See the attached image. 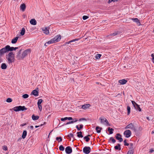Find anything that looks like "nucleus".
Returning a JSON list of instances; mask_svg holds the SVG:
<instances>
[{
    "instance_id": "10",
    "label": "nucleus",
    "mask_w": 154,
    "mask_h": 154,
    "mask_svg": "<svg viewBox=\"0 0 154 154\" xmlns=\"http://www.w3.org/2000/svg\"><path fill=\"white\" fill-rule=\"evenodd\" d=\"M124 134L126 137L128 138L131 136V132L129 130H126L124 132Z\"/></svg>"
},
{
    "instance_id": "4",
    "label": "nucleus",
    "mask_w": 154,
    "mask_h": 154,
    "mask_svg": "<svg viewBox=\"0 0 154 154\" xmlns=\"http://www.w3.org/2000/svg\"><path fill=\"white\" fill-rule=\"evenodd\" d=\"M61 35H58L55 36L54 38L51 40L52 43H56L59 42L61 39Z\"/></svg>"
},
{
    "instance_id": "1",
    "label": "nucleus",
    "mask_w": 154,
    "mask_h": 154,
    "mask_svg": "<svg viewBox=\"0 0 154 154\" xmlns=\"http://www.w3.org/2000/svg\"><path fill=\"white\" fill-rule=\"evenodd\" d=\"M31 50L29 49H26L21 54V56H18L17 59L19 60H23L28 54L30 53Z\"/></svg>"
},
{
    "instance_id": "64",
    "label": "nucleus",
    "mask_w": 154,
    "mask_h": 154,
    "mask_svg": "<svg viewBox=\"0 0 154 154\" xmlns=\"http://www.w3.org/2000/svg\"><path fill=\"white\" fill-rule=\"evenodd\" d=\"M127 154H131L130 153V152L129 153V152H128Z\"/></svg>"
},
{
    "instance_id": "32",
    "label": "nucleus",
    "mask_w": 154,
    "mask_h": 154,
    "mask_svg": "<svg viewBox=\"0 0 154 154\" xmlns=\"http://www.w3.org/2000/svg\"><path fill=\"white\" fill-rule=\"evenodd\" d=\"M101 55H102L101 54H97L96 55L95 58L97 59H99L100 58Z\"/></svg>"
},
{
    "instance_id": "46",
    "label": "nucleus",
    "mask_w": 154,
    "mask_h": 154,
    "mask_svg": "<svg viewBox=\"0 0 154 154\" xmlns=\"http://www.w3.org/2000/svg\"><path fill=\"white\" fill-rule=\"evenodd\" d=\"M110 139V140H112V141L113 143H114L116 142V140L112 137H111Z\"/></svg>"
},
{
    "instance_id": "30",
    "label": "nucleus",
    "mask_w": 154,
    "mask_h": 154,
    "mask_svg": "<svg viewBox=\"0 0 154 154\" xmlns=\"http://www.w3.org/2000/svg\"><path fill=\"white\" fill-rule=\"evenodd\" d=\"M25 29L24 28H23L22 29L21 31L20 32V34L22 35H23L25 33Z\"/></svg>"
},
{
    "instance_id": "17",
    "label": "nucleus",
    "mask_w": 154,
    "mask_h": 154,
    "mask_svg": "<svg viewBox=\"0 0 154 154\" xmlns=\"http://www.w3.org/2000/svg\"><path fill=\"white\" fill-rule=\"evenodd\" d=\"M32 94L35 96H37L38 95V92L37 91L34 90L32 92L31 94Z\"/></svg>"
},
{
    "instance_id": "38",
    "label": "nucleus",
    "mask_w": 154,
    "mask_h": 154,
    "mask_svg": "<svg viewBox=\"0 0 154 154\" xmlns=\"http://www.w3.org/2000/svg\"><path fill=\"white\" fill-rule=\"evenodd\" d=\"M73 136L74 135L72 133L70 134L67 136L69 138H70L71 137H73Z\"/></svg>"
},
{
    "instance_id": "47",
    "label": "nucleus",
    "mask_w": 154,
    "mask_h": 154,
    "mask_svg": "<svg viewBox=\"0 0 154 154\" xmlns=\"http://www.w3.org/2000/svg\"><path fill=\"white\" fill-rule=\"evenodd\" d=\"M38 107L40 111H41L42 109V107L41 104L38 105Z\"/></svg>"
},
{
    "instance_id": "51",
    "label": "nucleus",
    "mask_w": 154,
    "mask_h": 154,
    "mask_svg": "<svg viewBox=\"0 0 154 154\" xmlns=\"http://www.w3.org/2000/svg\"><path fill=\"white\" fill-rule=\"evenodd\" d=\"M77 121H78L77 119H75V121H72L69 122H70V124H71V123H72L74 122H76Z\"/></svg>"
},
{
    "instance_id": "60",
    "label": "nucleus",
    "mask_w": 154,
    "mask_h": 154,
    "mask_svg": "<svg viewBox=\"0 0 154 154\" xmlns=\"http://www.w3.org/2000/svg\"><path fill=\"white\" fill-rule=\"evenodd\" d=\"M70 124V122H68L66 123V125H68Z\"/></svg>"
},
{
    "instance_id": "5",
    "label": "nucleus",
    "mask_w": 154,
    "mask_h": 154,
    "mask_svg": "<svg viewBox=\"0 0 154 154\" xmlns=\"http://www.w3.org/2000/svg\"><path fill=\"white\" fill-rule=\"evenodd\" d=\"M100 119L101 122L102 123H103L107 126H110V124H109L108 120L105 118H100Z\"/></svg>"
},
{
    "instance_id": "33",
    "label": "nucleus",
    "mask_w": 154,
    "mask_h": 154,
    "mask_svg": "<svg viewBox=\"0 0 154 154\" xmlns=\"http://www.w3.org/2000/svg\"><path fill=\"white\" fill-rule=\"evenodd\" d=\"M137 110H138L139 111H141V109L140 108L139 106L138 105H137V106H136V107H134Z\"/></svg>"
},
{
    "instance_id": "35",
    "label": "nucleus",
    "mask_w": 154,
    "mask_h": 154,
    "mask_svg": "<svg viewBox=\"0 0 154 154\" xmlns=\"http://www.w3.org/2000/svg\"><path fill=\"white\" fill-rule=\"evenodd\" d=\"M59 149L60 150L63 151L64 149V148L62 145H61L59 147Z\"/></svg>"
},
{
    "instance_id": "54",
    "label": "nucleus",
    "mask_w": 154,
    "mask_h": 154,
    "mask_svg": "<svg viewBox=\"0 0 154 154\" xmlns=\"http://www.w3.org/2000/svg\"><path fill=\"white\" fill-rule=\"evenodd\" d=\"M67 119H68L69 120H72V117H67Z\"/></svg>"
},
{
    "instance_id": "53",
    "label": "nucleus",
    "mask_w": 154,
    "mask_h": 154,
    "mask_svg": "<svg viewBox=\"0 0 154 154\" xmlns=\"http://www.w3.org/2000/svg\"><path fill=\"white\" fill-rule=\"evenodd\" d=\"M86 119H85V118H81L79 121H82V120H86Z\"/></svg>"
},
{
    "instance_id": "39",
    "label": "nucleus",
    "mask_w": 154,
    "mask_h": 154,
    "mask_svg": "<svg viewBox=\"0 0 154 154\" xmlns=\"http://www.w3.org/2000/svg\"><path fill=\"white\" fill-rule=\"evenodd\" d=\"M42 102V99H39L38 101V105L41 104V103Z\"/></svg>"
},
{
    "instance_id": "36",
    "label": "nucleus",
    "mask_w": 154,
    "mask_h": 154,
    "mask_svg": "<svg viewBox=\"0 0 154 154\" xmlns=\"http://www.w3.org/2000/svg\"><path fill=\"white\" fill-rule=\"evenodd\" d=\"M21 50H20V51H18L17 53V55H16V57L17 58V57L18 56H21V54H20V52H21Z\"/></svg>"
},
{
    "instance_id": "49",
    "label": "nucleus",
    "mask_w": 154,
    "mask_h": 154,
    "mask_svg": "<svg viewBox=\"0 0 154 154\" xmlns=\"http://www.w3.org/2000/svg\"><path fill=\"white\" fill-rule=\"evenodd\" d=\"M88 17L87 16H84L83 17V19L84 20H85L88 18Z\"/></svg>"
},
{
    "instance_id": "55",
    "label": "nucleus",
    "mask_w": 154,
    "mask_h": 154,
    "mask_svg": "<svg viewBox=\"0 0 154 154\" xmlns=\"http://www.w3.org/2000/svg\"><path fill=\"white\" fill-rule=\"evenodd\" d=\"M26 125V123H25L23 124H22L20 125V126L23 127Z\"/></svg>"
},
{
    "instance_id": "29",
    "label": "nucleus",
    "mask_w": 154,
    "mask_h": 154,
    "mask_svg": "<svg viewBox=\"0 0 154 154\" xmlns=\"http://www.w3.org/2000/svg\"><path fill=\"white\" fill-rule=\"evenodd\" d=\"M114 129L112 128H110V127H109L108 129V131H109V134H111L113 133V131Z\"/></svg>"
},
{
    "instance_id": "22",
    "label": "nucleus",
    "mask_w": 154,
    "mask_h": 154,
    "mask_svg": "<svg viewBox=\"0 0 154 154\" xmlns=\"http://www.w3.org/2000/svg\"><path fill=\"white\" fill-rule=\"evenodd\" d=\"M27 135V131L26 130H24L23 131L22 135V138L23 139L25 138L26 136Z\"/></svg>"
},
{
    "instance_id": "20",
    "label": "nucleus",
    "mask_w": 154,
    "mask_h": 154,
    "mask_svg": "<svg viewBox=\"0 0 154 154\" xmlns=\"http://www.w3.org/2000/svg\"><path fill=\"white\" fill-rule=\"evenodd\" d=\"M95 129L97 133H100L101 132V131L102 129V128L99 127V126H97L96 127Z\"/></svg>"
},
{
    "instance_id": "37",
    "label": "nucleus",
    "mask_w": 154,
    "mask_h": 154,
    "mask_svg": "<svg viewBox=\"0 0 154 154\" xmlns=\"http://www.w3.org/2000/svg\"><path fill=\"white\" fill-rule=\"evenodd\" d=\"M51 43H52V42H51V40H50V41L48 42H46L45 44V45L46 46H48V45H49V44H51Z\"/></svg>"
},
{
    "instance_id": "8",
    "label": "nucleus",
    "mask_w": 154,
    "mask_h": 154,
    "mask_svg": "<svg viewBox=\"0 0 154 154\" xmlns=\"http://www.w3.org/2000/svg\"><path fill=\"white\" fill-rule=\"evenodd\" d=\"M129 146V150L128 151V152H129V153L130 152V153H131V154H133L134 153V150L133 144L132 143H130Z\"/></svg>"
},
{
    "instance_id": "61",
    "label": "nucleus",
    "mask_w": 154,
    "mask_h": 154,
    "mask_svg": "<svg viewBox=\"0 0 154 154\" xmlns=\"http://www.w3.org/2000/svg\"><path fill=\"white\" fill-rule=\"evenodd\" d=\"M14 50H15L16 49H17L18 48V47H15V48H14Z\"/></svg>"
},
{
    "instance_id": "44",
    "label": "nucleus",
    "mask_w": 154,
    "mask_h": 154,
    "mask_svg": "<svg viewBox=\"0 0 154 154\" xmlns=\"http://www.w3.org/2000/svg\"><path fill=\"white\" fill-rule=\"evenodd\" d=\"M124 144L125 146H128L130 144L128 143H127L126 142V140H124Z\"/></svg>"
},
{
    "instance_id": "12",
    "label": "nucleus",
    "mask_w": 154,
    "mask_h": 154,
    "mask_svg": "<svg viewBox=\"0 0 154 154\" xmlns=\"http://www.w3.org/2000/svg\"><path fill=\"white\" fill-rule=\"evenodd\" d=\"M65 151L67 154H69L72 153V150L70 146H68L66 148Z\"/></svg>"
},
{
    "instance_id": "40",
    "label": "nucleus",
    "mask_w": 154,
    "mask_h": 154,
    "mask_svg": "<svg viewBox=\"0 0 154 154\" xmlns=\"http://www.w3.org/2000/svg\"><path fill=\"white\" fill-rule=\"evenodd\" d=\"M22 97L24 98H26L29 97V95L27 94H25L22 96Z\"/></svg>"
},
{
    "instance_id": "25",
    "label": "nucleus",
    "mask_w": 154,
    "mask_h": 154,
    "mask_svg": "<svg viewBox=\"0 0 154 154\" xmlns=\"http://www.w3.org/2000/svg\"><path fill=\"white\" fill-rule=\"evenodd\" d=\"M18 38V37H16L12 39L11 41V43L13 44L17 42Z\"/></svg>"
},
{
    "instance_id": "59",
    "label": "nucleus",
    "mask_w": 154,
    "mask_h": 154,
    "mask_svg": "<svg viewBox=\"0 0 154 154\" xmlns=\"http://www.w3.org/2000/svg\"><path fill=\"white\" fill-rule=\"evenodd\" d=\"M146 119H147V120H148L149 121L150 120V119H149V118L148 117H146Z\"/></svg>"
},
{
    "instance_id": "24",
    "label": "nucleus",
    "mask_w": 154,
    "mask_h": 154,
    "mask_svg": "<svg viewBox=\"0 0 154 154\" xmlns=\"http://www.w3.org/2000/svg\"><path fill=\"white\" fill-rule=\"evenodd\" d=\"M32 119L34 120H35L38 119L39 117L38 116H35L34 115H33L32 116Z\"/></svg>"
},
{
    "instance_id": "9",
    "label": "nucleus",
    "mask_w": 154,
    "mask_h": 154,
    "mask_svg": "<svg viewBox=\"0 0 154 154\" xmlns=\"http://www.w3.org/2000/svg\"><path fill=\"white\" fill-rule=\"evenodd\" d=\"M49 28L47 27L42 28V29L43 31V32L46 35H48L49 33Z\"/></svg>"
},
{
    "instance_id": "31",
    "label": "nucleus",
    "mask_w": 154,
    "mask_h": 154,
    "mask_svg": "<svg viewBox=\"0 0 154 154\" xmlns=\"http://www.w3.org/2000/svg\"><path fill=\"white\" fill-rule=\"evenodd\" d=\"M56 140L60 142L62 141V139L61 137H57L56 138Z\"/></svg>"
},
{
    "instance_id": "14",
    "label": "nucleus",
    "mask_w": 154,
    "mask_h": 154,
    "mask_svg": "<svg viewBox=\"0 0 154 154\" xmlns=\"http://www.w3.org/2000/svg\"><path fill=\"white\" fill-rule=\"evenodd\" d=\"M20 9L23 11H25L26 8V6L24 4H23L21 5L20 7Z\"/></svg>"
},
{
    "instance_id": "63",
    "label": "nucleus",
    "mask_w": 154,
    "mask_h": 154,
    "mask_svg": "<svg viewBox=\"0 0 154 154\" xmlns=\"http://www.w3.org/2000/svg\"><path fill=\"white\" fill-rule=\"evenodd\" d=\"M154 134V131H152V134Z\"/></svg>"
},
{
    "instance_id": "23",
    "label": "nucleus",
    "mask_w": 154,
    "mask_h": 154,
    "mask_svg": "<svg viewBox=\"0 0 154 154\" xmlns=\"http://www.w3.org/2000/svg\"><path fill=\"white\" fill-rule=\"evenodd\" d=\"M77 136L79 137H83V136L82 135V131L78 132L77 133Z\"/></svg>"
},
{
    "instance_id": "21",
    "label": "nucleus",
    "mask_w": 154,
    "mask_h": 154,
    "mask_svg": "<svg viewBox=\"0 0 154 154\" xmlns=\"http://www.w3.org/2000/svg\"><path fill=\"white\" fill-rule=\"evenodd\" d=\"M91 135H88V136H85L84 137L83 139L84 140H85V141L87 142H88L90 140V138L88 137H91Z\"/></svg>"
},
{
    "instance_id": "56",
    "label": "nucleus",
    "mask_w": 154,
    "mask_h": 154,
    "mask_svg": "<svg viewBox=\"0 0 154 154\" xmlns=\"http://www.w3.org/2000/svg\"><path fill=\"white\" fill-rule=\"evenodd\" d=\"M154 150L152 149H151L149 151V152L152 153L153 152Z\"/></svg>"
},
{
    "instance_id": "43",
    "label": "nucleus",
    "mask_w": 154,
    "mask_h": 154,
    "mask_svg": "<svg viewBox=\"0 0 154 154\" xmlns=\"http://www.w3.org/2000/svg\"><path fill=\"white\" fill-rule=\"evenodd\" d=\"M118 32H115L113 33H112L111 34V35H113L114 36H116V35H117L118 34Z\"/></svg>"
},
{
    "instance_id": "11",
    "label": "nucleus",
    "mask_w": 154,
    "mask_h": 154,
    "mask_svg": "<svg viewBox=\"0 0 154 154\" xmlns=\"http://www.w3.org/2000/svg\"><path fill=\"white\" fill-rule=\"evenodd\" d=\"M121 135L119 133H117L116 136V138L119 140L120 142H122L123 141V139L121 137Z\"/></svg>"
},
{
    "instance_id": "41",
    "label": "nucleus",
    "mask_w": 154,
    "mask_h": 154,
    "mask_svg": "<svg viewBox=\"0 0 154 154\" xmlns=\"http://www.w3.org/2000/svg\"><path fill=\"white\" fill-rule=\"evenodd\" d=\"M6 101L8 103H10L12 101V99L10 98H8L6 100Z\"/></svg>"
},
{
    "instance_id": "13",
    "label": "nucleus",
    "mask_w": 154,
    "mask_h": 154,
    "mask_svg": "<svg viewBox=\"0 0 154 154\" xmlns=\"http://www.w3.org/2000/svg\"><path fill=\"white\" fill-rule=\"evenodd\" d=\"M131 20H132L134 22L136 23L138 25H140V23L139 20L137 18H132Z\"/></svg>"
},
{
    "instance_id": "58",
    "label": "nucleus",
    "mask_w": 154,
    "mask_h": 154,
    "mask_svg": "<svg viewBox=\"0 0 154 154\" xmlns=\"http://www.w3.org/2000/svg\"><path fill=\"white\" fill-rule=\"evenodd\" d=\"M70 45L71 46V47H73V46L74 45V44H71L70 43Z\"/></svg>"
},
{
    "instance_id": "62",
    "label": "nucleus",
    "mask_w": 154,
    "mask_h": 154,
    "mask_svg": "<svg viewBox=\"0 0 154 154\" xmlns=\"http://www.w3.org/2000/svg\"><path fill=\"white\" fill-rule=\"evenodd\" d=\"M39 127V126H37V125H36V126H35V128H38V127Z\"/></svg>"
},
{
    "instance_id": "52",
    "label": "nucleus",
    "mask_w": 154,
    "mask_h": 154,
    "mask_svg": "<svg viewBox=\"0 0 154 154\" xmlns=\"http://www.w3.org/2000/svg\"><path fill=\"white\" fill-rule=\"evenodd\" d=\"M151 57H152V60H154V55L153 54H152L151 55Z\"/></svg>"
},
{
    "instance_id": "6",
    "label": "nucleus",
    "mask_w": 154,
    "mask_h": 154,
    "mask_svg": "<svg viewBox=\"0 0 154 154\" xmlns=\"http://www.w3.org/2000/svg\"><path fill=\"white\" fill-rule=\"evenodd\" d=\"M83 152L86 154H89L91 151V149L89 146H85L83 149Z\"/></svg>"
},
{
    "instance_id": "16",
    "label": "nucleus",
    "mask_w": 154,
    "mask_h": 154,
    "mask_svg": "<svg viewBox=\"0 0 154 154\" xmlns=\"http://www.w3.org/2000/svg\"><path fill=\"white\" fill-rule=\"evenodd\" d=\"M30 22L31 24L32 25H36L37 23L36 20L34 19H32L30 21Z\"/></svg>"
},
{
    "instance_id": "18",
    "label": "nucleus",
    "mask_w": 154,
    "mask_h": 154,
    "mask_svg": "<svg viewBox=\"0 0 154 154\" xmlns=\"http://www.w3.org/2000/svg\"><path fill=\"white\" fill-rule=\"evenodd\" d=\"M90 106V105L89 104H84L82 106V108L83 109H86L88 108Z\"/></svg>"
},
{
    "instance_id": "48",
    "label": "nucleus",
    "mask_w": 154,
    "mask_h": 154,
    "mask_svg": "<svg viewBox=\"0 0 154 154\" xmlns=\"http://www.w3.org/2000/svg\"><path fill=\"white\" fill-rule=\"evenodd\" d=\"M118 1V0H109V1L108 2V3H111L112 2H117Z\"/></svg>"
},
{
    "instance_id": "42",
    "label": "nucleus",
    "mask_w": 154,
    "mask_h": 154,
    "mask_svg": "<svg viewBox=\"0 0 154 154\" xmlns=\"http://www.w3.org/2000/svg\"><path fill=\"white\" fill-rule=\"evenodd\" d=\"M131 102L134 107H136V106L137 105V104L134 101H131Z\"/></svg>"
},
{
    "instance_id": "28",
    "label": "nucleus",
    "mask_w": 154,
    "mask_h": 154,
    "mask_svg": "<svg viewBox=\"0 0 154 154\" xmlns=\"http://www.w3.org/2000/svg\"><path fill=\"white\" fill-rule=\"evenodd\" d=\"M115 149L116 150L119 149V150H120L121 149L120 145L119 144H118L117 145L115 146Z\"/></svg>"
},
{
    "instance_id": "34",
    "label": "nucleus",
    "mask_w": 154,
    "mask_h": 154,
    "mask_svg": "<svg viewBox=\"0 0 154 154\" xmlns=\"http://www.w3.org/2000/svg\"><path fill=\"white\" fill-rule=\"evenodd\" d=\"M127 111H128V115H129L130 112V111H131V108L129 106H127Z\"/></svg>"
},
{
    "instance_id": "15",
    "label": "nucleus",
    "mask_w": 154,
    "mask_h": 154,
    "mask_svg": "<svg viewBox=\"0 0 154 154\" xmlns=\"http://www.w3.org/2000/svg\"><path fill=\"white\" fill-rule=\"evenodd\" d=\"M127 82V81L125 79L120 80L119 81V82L121 85H124Z\"/></svg>"
},
{
    "instance_id": "57",
    "label": "nucleus",
    "mask_w": 154,
    "mask_h": 154,
    "mask_svg": "<svg viewBox=\"0 0 154 154\" xmlns=\"http://www.w3.org/2000/svg\"><path fill=\"white\" fill-rule=\"evenodd\" d=\"M33 126H31L30 127V128H31V129L32 130L33 129Z\"/></svg>"
},
{
    "instance_id": "19",
    "label": "nucleus",
    "mask_w": 154,
    "mask_h": 154,
    "mask_svg": "<svg viewBox=\"0 0 154 154\" xmlns=\"http://www.w3.org/2000/svg\"><path fill=\"white\" fill-rule=\"evenodd\" d=\"M79 39V38H76L75 39H74L72 40H71L70 41H69V42H66L65 44L66 45L69 44H70V43H71V42H74L75 41H78Z\"/></svg>"
},
{
    "instance_id": "50",
    "label": "nucleus",
    "mask_w": 154,
    "mask_h": 154,
    "mask_svg": "<svg viewBox=\"0 0 154 154\" xmlns=\"http://www.w3.org/2000/svg\"><path fill=\"white\" fill-rule=\"evenodd\" d=\"M67 119H67V117H65L63 118H62L61 119V121H65V120H66Z\"/></svg>"
},
{
    "instance_id": "27",
    "label": "nucleus",
    "mask_w": 154,
    "mask_h": 154,
    "mask_svg": "<svg viewBox=\"0 0 154 154\" xmlns=\"http://www.w3.org/2000/svg\"><path fill=\"white\" fill-rule=\"evenodd\" d=\"M7 67L6 64L5 63H2L1 66V67L2 69H5L7 68Z\"/></svg>"
},
{
    "instance_id": "2",
    "label": "nucleus",
    "mask_w": 154,
    "mask_h": 154,
    "mask_svg": "<svg viewBox=\"0 0 154 154\" xmlns=\"http://www.w3.org/2000/svg\"><path fill=\"white\" fill-rule=\"evenodd\" d=\"M6 58L8 60L9 63L13 62L14 59V56L13 53L12 52L9 53L6 56Z\"/></svg>"
},
{
    "instance_id": "45",
    "label": "nucleus",
    "mask_w": 154,
    "mask_h": 154,
    "mask_svg": "<svg viewBox=\"0 0 154 154\" xmlns=\"http://www.w3.org/2000/svg\"><path fill=\"white\" fill-rule=\"evenodd\" d=\"M2 149L4 150H8L7 147L6 146H2Z\"/></svg>"
},
{
    "instance_id": "7",
    "label": "nucleus",
    "mask_w": 154,
    "mask_h": 154,
    "mask_svg": "<svg viewBox=\"0 0 154 154\" xmlns=\"http://www.w3.org/2000/svg\"><path fill=\"white\" fill-rule=\"evenodd\" d=\"M125 129L127 128H129L130 129L134 131H136V129L134 127V125H133L132 123H130L127 125L125 128Z\"/></svg>"
},
{
    "instance_id": "3",
    "label": "nucleus",
    "mask_w": 154,
    "mask_h": 154,
    "mask_svg": "<svg viewBox=\"0 0 154 154\" xmlns=\"http://www.w3.org/2000/svg\"><path fill=\"white\" fill-rule=\"evenodd\" d=\"M13 109L16 112H17L20 111H23L25 110H26L27 109V108H26L25 106H20L14 107L13 108Z\"/></svg>"
},
{
    "instance_id": "26",
    "label": "nucleus",
    "mask_w": 154,
    "mask_h": 154,
    "mask_svg": "<svg viewBox=\"0 0 154 154\" xmlns=\"http://www.w3.org/2000/svg\"><path fill=\"white\" fill-rule=\"evenodd\" d=\"M79 126H79L78 125L76 126V128L78 131L81 130V129L83 128V125L82 124L80 125Z\"/></svg>"
}]
</instances>
